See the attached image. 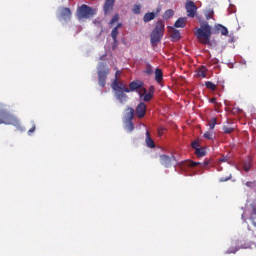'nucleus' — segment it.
<instances>
[{
    "instance_id": "1",
    "label": "nucleus",
    "mask_w": 256,
    "mask_h": 256,
    "mask_svg": "<svg viewBox=\"0 0 256 256\" xmlns=\"http://www.w3.org/2000/svg\"><path fill=\"white\" fill-rule=\"evenodd\" d=\"M163 35H165V21L158 20L150 35L151 45H153V47H157V45L161 43Z\"/></svg>"
},
{
    "instance_id": "2",
    "label": "nucleus",
    "mask_w": 256,
    "mask_h": 256,
    "mask_svg": "<svg viewBox=\"0 0 256 256\" xmlns=\"http://www.w3.org/2000/svg\"><path fill=\"white\" fill-rule=\"evenodd\" d=\"M211 26L209 23H204L200 28L196 29L195 36L202 45H209L211 41Z\"/></svg>"
},
{
    "instance_id": "3",
    "label": "nucleus",
    "mask_w": 256,
    "mask_h": 256,
    "mask_svg": "<svg viewBox=\"0 0 256 256\" xmlns=\"http://www.w3.org/2000/svg\"><path fill=\"white\" fill-rule=\"evenodd\" d=\"M0 125H19L17 117L11 114L3 104H0Z\"/></svg>"
},
{
    "instance_id": "4",
    "label": "nucleus",
    "mask_w": 256,
    "mask_h": 256,
    "mask_svg": "<svg viewBox=\"0 0 256 256\" xmlns=\"http://www.w3.org/2000/svg\"><path fill=\"white\" fill-rule=\"evenodd\" d=\"M111 87L119 103H125V101H127V94H125L124 90V87H127L126 84H123V82H119V79H114Z\"/></svg>"
},
{
    "instance_id": "5",
    "label": "nucleus",
    "mask_w": 256,
    "mask_h": 256,
    "mask_svg": "<svg viewBox=\"0 0 256 256\" xmlns=\"http://www.w3.org/2000/svg\"><path fill=\"white\" fill-rule=\"evenodd\" d=\"M109 75V67L107 64L101 62L98 65V83L100 87H105L107 83V77Z\"/></svg>"
},
{
    "instance_id": "6",
    "label": "nucleus",
    "mask_w": 256,
    "mask_h": 256,
    "mask_svg": "<svg viewBox=\"0 0 256 256\" xmlns=\"http://www.w3.org/2000/svg\"><path fill=\"white\" fill-rule=\"evenodd\" d=\"M96 13V9L87 6V4H83L78 9V19H89V17H93V15H95Z\"/></svg>"
},
{
    "instance_id": "7",
    "label": "nucleus",
    "mask_w": 256,
    "mask_h": 256,
    "mask_svg": "<svg viewBox=\"0 0 256 256\" xmlns=\"http://www.w3.org/2000/svg\"><path fill=\"white\" fill-rule=\"evenodd\" d=\"M160 164L163 167L169 169V167H171L172 165H177V159L173 155L167 156L165 154H162L160 155Z\"/></svg>"
},
{
    "instance_id": "8",
    "label": "nucleus",
    "mask_w": 256,
    "mask_h": 256,
    "mask_svg": "<svg viewBox=\"0 0 256 256\" xmlns=\"http://www.w3.org/2000/svg\"><path fill=\"white\" fill-rule=\"evenodd\" d=\"M145 83L141 80H134L130 82L129 87H124V93H131L133 91H139L140 87H143Z\"/></svg>"
},
{
    "instance_id": "9",
    "label": "nucleus",
    "mask_w": 256,
    "mask_h": 256,
    "mask_svg": "<svg viewBox=\"0 0 256 256\" xmlns=\"http://www.w3.org/2000/svg\"><path fill=\"white\" fill-rule=\"evenodd\" d=\"M71 9L66 8V7H60L59 8V15L58 19L62 21H70L71 20Z\"/></svg>"
},
{
    "instance_id": "10",
    "label": "nucleus",
    "mask_w": 256,
    "mask_h": 256,
    "mask_svg": "<svg viewBox=\"0 0 256 256\" xmlns=\"http://www.w3.org/2000/svg\"><path fill=\"white\" fill-rule=\"evenodd\" d=\"M135 113L139 119H143L147 113V105L144 102H141L136 107Z\"/></svg>"
},
{
    "instance_id": "11",
    "label": "nucleus",
    "mask_w": 256,
    "mask_h": 256,
    "mask_svg": "<svg viewBox=\"0 0 256 256\" xmlns=\"http://www.w3.org/2000/svg\"><path fill=\"white\" fill-rule=\"evenodd\" d=\"M185 7L188 13V17H195V13H197V5H195V2L189 1L186 3Z\"/></svg>"
},
{
    "instance_id": "12",
    "label": "nucleus",
    "mask_w": 256,
    "mask_h": 256,
    "mask_svg": "<svg viewBox=\"0 0 256 256\" xmlns=\"http://www.w3.org/2000/svg\"><path fill=\"white\" fill-rule=\"evenodd\" d=\"M210 163H211V160H209V159H205L203 163L195 162V161H192V160H188L186 162V165H188V167L200 166V168L203 169V167H209Z\"/></svg>"
},
{
    "instance_id": "13",
    "label": "nucleus",
    "mask_w": 256,
    "mask_h": 256,
    "mask_svg": "<svg viewBox=\"0 0 256 256\" xmlns=\"http://www.w3.org/2000/svg\"><path fill=\"white\" fill-rule=\"evenodd\" d=\"M133 117H135V109L127 107L125 109L124 121H133Z\"/></svg>"
},
{
    "instance_id": "14",
    "label": "nucleus",
    "mask_w": 256,
    "mask_h": 256,
    "mask_svg": "<svg viewBox=\"0 0 256 256\" xmlns=\"http://www.w3.org/2000/svg\"><path fill=\"white\" fill-rule=\"evenodd\" d=\"M215 33H221V35L227 36L229 35V30L227 29V27L221 25V24H217L215 26Z\"/></svg>"
},
{
    "instance_id": "15",
    "label": "nucleus",
    "mask_w": 256,
    "mask_h": 256,
    "mask_svg": "<svg viewBox=\"0 0 256 256\" xmlns=\"http://www.w3.org/2000/svg\"><path fill=\"white\" fill-rule=\"evenodd\" d=\"M113 5H115V0H107L104 4V13L107 14L113 11Z\"/></svg>"
},
{
    "instance_id": "16",
    "label": "nucleus",
    "mask_w": 256,
    "mask_h": 256,
    "mask_svg": "<svg viewBox=\"0 0 256 256\" xmlns=\"http://www.w3.org/2000/svg\"><path fill=\"white\" fill-rule=\"evenodd\" d=\"M146 145L150 149H155V141H153V138H151V134L149 131H146Z\"/></svg>"
},
{
    "instance_id": "17",
    "label": "nucleus",
    "mask_w": 256,
    "mask_h": 256,
    "mask_svg": "<svg viewBox=\"0 0 256 256\" xmlns=\"http://www.w3.org/2000/svg\"><path fill=\"white\" fill-rule=\"evenodd\" d=\"M185 25H187V18H179L175 24L174 27H176L177 29L181 28H185Z\"/></svg>"
},
{
    "instance_id": "18",
    "label": "nucleus",
    "mask_w": 256,
    "mask_h": 256,
    "mask_svg": "<svg viewBox=\"0 0 256 256\" xmlns=\"http://www.w3.org/2000/svg\"><path fill=\"white\" fill-rule=\"evenodd\" d=\"M207 67L201 66L200 68L197 69V77H201L202 79H205L207 77Z\"/></svg>"
},
{
    "instance_id": "19",
    "label": "nucleus",
    "mask_w": 256,
    "mask_h": 256,
    "mask_svg": "<svg viewBox=\"0 0 256 256\" xmlns=\"http://www.w3.org/2000/svg\"><path fill=\"white\" fill-rule=\"evenodd\" d=\"M155 81L158 84H161L163 81V71L159 68L155 70Z\"/></svg>"
},
{
    "instance_id": "20",
    "label": "nucleus",
    "mask_w": 256,
    "mask_h": 256,
    "mask_svg": "<svg viewBox=\"0 0 256 256\" xmlns=\"http://www.w3.org/2000/svg\"><path fill=\"white\" fill-rule=\"evenodd\" d=\"M194 153L196 157L201 159V157H205V155H207V149L205 147H200L197 148Z\"/></svg>"
},
{
    "instance_id": "21",
    "label": "nucleus",
    "mask_w": 256,
    "mask_h": 256,
    "mask_svg": "<svg viewBox=\"0 0 256 256\" xmlns=\"http://www.w3.org/2000/svg\"><path fill=\"white\" fill-rule=\"evenodd\" d=\"M155 17H156L155 12H148L143 16V21L144 23H149V21H153Z\"/></svg>"
},
{
    "instance_id": "22",
    "label": "nucleus",
    "mask_w": 256,
    "mask_h": 256,
    "mask_svg": "<svg viewBox=\"0 0 256 256\" xmlns=\"http://www.w3.org/2000/svg\"><path fill=\"white\" fill-rule=\"evenodd\" d=\"M170 35L174 39V41H179V39H181V32H179V30L175 28L171 29Z\"/></svg>"
},
{
    "instance_id": "23",
    "label": "nucleus",
    "mask_w": 256,
    "mask_h": 256,
    "mask_svg": "<svg viewBox=\"0 0 256 256\" xmlns=\"http://www.w3.org/2000/svg\"><path fill=\"white\" fill-rule=\"evenodd\" d=\"M124 123L127 131H129L130 133L133 132V129H135L133 120H124Z\"/></svg>"
},
{
    "instance_id": "24",
    "label": "nucleus",
    "mask_w": 256,
    "mask_h": 256,
    "mask_svg": "<svg viewBox=\"0 0 256 256\" xmlns=\"http://www.w3.org/2000/svg\"><path fill=\"white\" fill-rule=\"evenodd\" d=\"M205 87H206V89H210V91H217V85H215L211 81H206L205 82Z\"/></svg>"
},
{
    "instance_id": "25",
    "label": "nucleus",
    "mask_w": 256,
    "mask_h": 256,
    "mask_svg": "<svg viewBox=\"0 0 256 256\" xmlns=\"http://www.w3.org/2000/svg\"><path fill=\"white\" fill-rule=\"evenodd\" d=\"M119 35V30L117 28H113L112 32H111V37L113 39V43H115V45H117V36Z\"/></svg>"
},
{
    "instance_id": "26",
    "label": "nucleus",
    "mask_w": 256,
    "mask_h": 256,
    "mask_svg": "<svg viewBox=\"0 0 256 256\" xmlns=\"http://www.w3.org/2000/svg\"><path fill=\"white\" fill-rule=\"evenodd\" d=\"M222 131L226 135H229V134H231V133H233L235 131V128L229 127V126H223Z\"/></svg>"
},
{
    "instance_id": "27",
    "label": "nucleus",
    "mask_w": 256,
    "mask_h": 256,
    "mask_svg": "<svg viewBox=\"0 0 256 256\" xmlns=\"http://www.w3.org/2000/svg\"><path fill=\"white\" fill-rule=\"evenodd\" d=\"M175 14V12L172 9H168L165 11L164 13V19H171V17H173V15Z\"/></svg>"
},
{
    "instance_id": "28",
    "label": "nucleus",
    "mask_w": 256,
    "mask_h": 256,
    "mask_svg": "<svg viewBox=\"0 0 256 256\" xmlns=\"http://www.w3.org/2000/svg\"><path fill=\"white\" fill-rule=\"evenodd\" d=\"M147 93V88L142 85V87L139 88L138 90V95L140 97V99H143V96Z\"/></svg>"
},
{
    "instance_id": "29",
    "label": "nucleus",
    "mask_w": 256,
    "mask_h": 256,
    "mask_svg": "<svg viewBox=\"0 0 256 256\" xmlns=\"http://www.w3.org/2000/svg\"><path fill=\"white\" fill-rule=\"evenodd\" d=\"M215 125H217V118H212L208 121V126L210 127L211 131L215 129Z\"/></svg>"
},
{
    "instance_id": "30",
    "label": "nucleus",
    "mask_w": 256,
    "mask_h": 256,
    "mask_svg": "<svg viewBox=\"0 0 256 256\" xmlns=\"http://www.w3.org/2000/svg\"><path fill=\"white\" fill-rule=\"evenodd\" d=\"M132 11H133L134 15H140L141 14V5L135 4Z\"/></svg>"
},
{
    "instance_id": "31",
    "label": "nucleus",
    "mask_w": 256,
    "mask_h": 256,
    "mask_svg": "<svg viewBox=\"0 0 256 256\" xmlns=\"http://www.w3.org/2000/svg\"><path fill=\"white\" fill-rule=\"evenodd\" d=\"M215 15V12L213 11V9H209L206 13H205V17L207 19V21H209V19H213V16Z\"/></svg>"
},
{
    "instance_id": "32",
    "label": "nucleus",
    "mask_w": 256,
    "mask_h": 256,
    "mask_svg": "<svg viewBox=\"0 0 256 256\" xmlns=\"http://www.w3.org/2000/svg\"><path fill=\"white\" fill-rule=\"evenodd\" d=\"M143 101H145V103H149V101H151V99H153V94H149L146 92V94H144L142 96Z\"/></svg>"
},
{
    "instance_id": "33",
    "label": "nucleus",
    "mask_w": 256,
    "mask_h": 256,
    "mask_svg": "<svg viewBox=\"0 0 256 256\" xmlns=\"http://www.w3.org/2000/svg\"><path fill=\"white\" fill-rule=\"evenodd\" d=\"M144 73H146V75H153V66H151V64H147Z\"/></svg>"
},
{
    "instance_id": "34",
    "label": "nucleus",
    "mask_w": 256,
    "mask_h": 256,
    "mask_svg": "<svg viewBox=\"0 0 256 256\" xmlns=\"http://www.w3.org/2000/svg\"><path fill=\"white\" fill-rule=\"evenodd\" d=\"M191 147L192 149H194V151H196V149H199L201 147V144L199 143V141L195 140L194 142H192Z\"/></svg>"
},
{
    "instance_id": "35",
    "label": "nucleus",
    "mask_w": 256,
    "mask_h": 256,
    "mask_svg": "<svg viewBox=\"0 0 256 256\" xmlns=\"http://www.w3.org/2000/svg\"><path fill=\"white\" fill-rule=\"evenodd\" d=\"M204 139H208V141H213V134L211 132H206L203 135Z\"/></svg>"
},
{
    "instance_id": "36",
    "label": "nucleus",
    "mask_w": 256,
    "mask_h": 256,
    "mask_svg": "<svg viewBox=\"0 0 256 256\" xmlns=\"http://www.w3.org/2000/svg\"><path fill=\"white\" fill-rule=\"evenodd\" d=\"M117 21H119V14H116L112 17L110 25H114V23H117Z\"/></svg>"
},
{
    "instance_id": "37",
    "label": "nucleus",
    "mask_w": 256,
    "mask_h": 256,
    "mask_svg": "<svg viewBox=\"0 0 256 256\" xmlns=\"http://www.w3.org/2000/svg\"><path fill=\"white\" fill-rule=\"evenodd\" d=\"M231 174H229V176L228 177H221L220 179H219V182L220 183H225V181H229V180H231Z\"/></svg>"
},
{
    "instance_id": "38",
    "label": "nucleus",
    "mask_w": 256,
    "mask_h": 256,
    "mask_svg": "<svg viewBox=\"0 0 256 256\" xmlns=\"http://www.w3.org/2000/svg\"><path fill=\"white\" fill-rule=\"evenodd\" d=\"M244 171L249 172V169H251V164L250 163H246L244 164V167H243Z\"/></svg>"
},
{
    "instance_id": "39",
    "label": "nucleus",
    "mask_w": 256,
    "mask_h": 256,
    "mask_svg": "<svg viewBox=\"0 0 256 256\" xmlns=\"http://www.w3.org/2000/svg\"><path fill=\"white\" fill-rule=\"evenodd\" d=\"M154 93H155V86H150L148 90V94L154 95Z\"/></svg>"
},
{
    "instance_id": "40",
    "label": "nucleus",
    "mask_w": 256,
    "mask_h": 256,
    "mask_svg": "<svg viewBox=\"0 0 256 256\" xmlns=\"http://www.w3.org/2000/svg\"><path fill=\"white\" fill-rule=\"evenodd\" d=\"M236 251H239V249L237 248H230L226 251V253L230 254V253H235Z\"/></svg>"
},
{
    "instance_id": "41",
    "label": "nucleus",
    "mask_w": 256,
    "mask_h": 256,
    "mask_svg": "<svg viewBox=\"0 0 256 256\" xmlns=\"http://www.w3.org/2000/svg\"><path fill=\"white\" fill-rule=\"evenodd\" d=\"M220 163H225L227 162V157L223 156L222 158L219 159Z\"/></svg>"
},
{
    "instance_id": "42",
    "label": "nucleus",
    "mask_w": 256,
    "mask_h": 256,
    "mask_svg": "<svg viewBox=\"0 0 256 256\" xmlns=\"http://www.w3.org/2000/svg\"><path fill=\"white\" fill-rule=\"evenodd\" d=\"M31 133H35V126L28 131V135H31Z\"/></svg>"
},
{
    "instance_id": "43",
    "label": "nucleus",
    "mask_w": 256,
    "mask_h": 256,
    "mask_svg": "<svg viewBox=\"0 0 256 256\" xmlns=\"http://www.w3.org/2000/svg\"><path fill=\"white\" fill-rule=\"evenodd\" d=\"M120 73H121V71H116V73H115V78L114 79H119V75H120Z\"/></svg>"
},
{
    "instance_id": "44",
    "label": "nucleus",
    "mask_w": 256,
    "mask_h": 256,
    "mask_svg": "<svg viewBox=\"0 0 256 256\" xmlns=\"http://www.w3.org/2000/svg\"><path fill=\"white\" fill-rule=\"evenodd\" d=\"M210 103L217 104V98L214 97L210 99Z\"/></svg>"
},
{
    "instance_id": "45",
    "label": "nucleus",
    "mask_w": 256,
    "mask_h": 256,
    "mask_svg": "<svg viewBox=\"0 0 256 256\" xmlns=\"http://www.w3.org/2000/svg\"><path fill=\"white\" fill-rule=\"evenodd\" d=\"M158 135H159V137H161V135H163V129L162 130H158Z\"/></svg>"
},
{
    "instance_id": "46",
    "label": "nucleus",
    "mask_w": 256,
    "mask_h": 256,
    "mask_svg": "<svg viewBox=\"0 0 256 256\" xmlns=\"http://www.w3.org/2000/svg\"><path fill=\"white\" fill-rule=\"evenodd\" d=\"M120 27H122V24H121V23H118L117 26H116V28H117L118 31H119Z\"/></svg>"
},
{
    "instance_id": "47",
    "label": "nucleus",
    "mask_w": 256,
    "mask_h": 256,
    "mask_svg": "<svg viewBox=\"0 0 256 256\" xmlns=\"http://www.w3.org/2000/svg\"><path fill=\"white\" fill-rule=\"evenodd\" d=\"M252 213L253 215H256V208H253Z\"/></svg>"
},
{
    "instance_id": "48",
    "label": "nucleus",
    "mask_w": 256,
    "mask_h": 256,
    "mask_svg": "<svg viewBox=\"0 0 256 256\" xmlns=\"http://www.w3.org/2000/svg\"><path fill=\"white\" fill-rule=\"evenodd\" d=\"M159 11H161V8H158V9H157V13H159Z\"/></svg>"
}]
</instances>
